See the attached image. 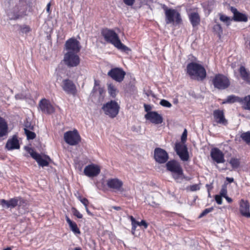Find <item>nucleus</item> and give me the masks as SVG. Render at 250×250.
Here are the masks:
<instances>
[{"mask_svg":"<svg viewBox=\"0 0 250 250\" xmlns=\"http://www.w3.org/2000/svg\"><path fill=\"white\" fill-rule=\"evenodd\" d=\"M101 34L107 42L113 44L118 49L124 52L129 50L128 47L121 42L118 35L113 30L104 29Z\"/></svg>","mask_w":250,"mask_h":250,"instance_id":"obj_1","label":"nucleus"},{"mask_svg":"<svg viewBox=\"0 0 250 250\" xmlns=\"http://www.w3.org/2000/svg\"><path fill=\"white\" fill-rule=\"evenodd\" d=\"M187 73L193 79L202 81L206 77V71L201 64L190 62L187 65Z\"/></svg>","mask_w":250,"mask_h":250,"instance_id":"obj_2","label":"nucleus"},{"mask_svg":"<svg viewBox=\"0 0 250 250\" xmlns=\"http://www.w3.org/2000/svg\"><path fill=\"white\" fill-rule=\"evenodd\" d=\"M10 20H16L22 18L25 15L24 6L21 2L16 4L14 7L9 9L7 12Z\"/></svg>","mask_w":250,"mask_h":250,"instance_id":"obj_3","label":"nucleus"},{"mask_svg":"<svg viewBox=\"0 0 250 250\" xmlns=\"http://www.w3.org/2000/svg\"><path fill=\"white\" fill-rule=\"evenodd\" d=\"M165 16L167 24L175 22L176 24H178L182 21L180 14L175 9L166 8Z\"/></svg>","mask_w":250,"mask_h":250,"instance_id":"obj_4","label":"nucleus"},{"mask_svg":"<svg viewBox=\"0 0 250 250\" xmlns=\"http://www.w3.org/2000/svg\"><path fill=\"white\" fill-rule=\"evenodd\" d=\"M119 105L114 101L107 103L102 107L104 113L111 118L116 116L119 113Z\"/></svg>","mask_w":250,"mask_h":250,"instance_id":"obj_5","label":"nucleus"},{"mask_svg":"<svg viewBox=\"0 0 250 250\" xmlns=\"http://www.w3.org/2000/svg\"><path fill=\"white\" fill-rule=\"evenodd\" d=\"M73 52H66L64 55L63 62L66 65L69 67H73L78 66L80 62L79 56Z\"/></svg>","mask_w":250,"mask_h":250,"instance_id":"obj_6","label":"nucleus"},{"mask_svg":"<svg viewBox=\"0 0 250 250\" xmlns=\"http://www.w3.org/2000/svg\"><path fill=\"white\" fill-rule=\"evenodd\" d=\"M214 86L219 89H225L230 85L228 78L222 74L216 75L212 80Z\"/></svg>","mask_w":250,"mask_h":250,"instance_id":"obj_7","label":"nucleus"},{"mask_svg":"<svg viewBox=\"0 0 250 250\" xmlns=\"http://www.w3.org/2000/svg\"><path fill=\"white\" fill-rule=\"evenodd\" d=\"M64 140L65 142L70 146L77 145L81 140L80 136L77 130L68 131L64 134Z\"/></svg>","mask_w":250,"mask_h":250,"instance_id":"obj_8","label":"nucleus"},{"mask_svg":"<svg viewBox=\"0 0 250 250\" xmlns=\"http://www.w3.org/2000/svg\"><path fill=\"white\" fill-rule=\"evenodd\" d=\"M66 52H73L78 53L81 49L80 42L74 38H71L67 40L65 44Z\"/></svg>","mask_w":250,"mask_h":250,"instance_id":"obj_9","label":"nucleus"},{"mask_svg":"<svg viewBox=\"0 0 250 250\" xmlns=\"http://www.w3.org/2000/svg\"><path fill=\"white\" fill-rule=\"evenodd\" d=\"M61 87L67 94L75 95L77 93L75 84L68 79H63L62 81Z\"/></svg>","mask_w":250,"mask_h":250,"instance_id":"obj_10","label":"nucleus"},{"mask_svg":"<svg viewBox=\"0 0 250 250\" xmlns=\"http://www.w3.org/2000/svg\"><path fill=\"white\" fill-rule=\"evenodd\" d=\"M101 172L100 167L95 164H90L85 167L83 173L88 177H94L99 174Z\"/></svg>","mask_w":250,"mask_h":250,"instance_id":"obj_11","label":"nucleus"},{"mask_svg":"<svg viewBox=\"0 0 250 250\" xmlns=\"http://www.w3.org/2000/svg\"><path fill=\"white\" fill-rule=\"evenodd\" d=\"M175 151L181 159L183 161H187L189 158L188 153L187 146L182 144H175Z\"/></svg>","mask_w":250,"mask_h":250,"instance_id":"obj_12","label":"nucleus"},{"mask_svg":"<svg viewBox=\"0 0 250 250\" xmlns=\"http://www.w3.org/2000/svg\"><path fill=\"white\" fill-rule=\"evenodd\" d=\"M106 184L107 187L117 191L123 192V182L118 178H110L107 180Z\"/></svg>","mask_w":250,"mask_h":250,"instance_id":"obj_13","label":"nucleus"},{"mask_svg":"<svg viewBox=\"0 0 250 250\" xmlns=\"http://www.w3.org/2000/svg\"><path fill=\"white\" fill-rule=\"evenodd\" d=\"M107 74L116 81L121 82L124 79L125 73L121 68H115L111 69Z\"/></svg>","mask_w":250,"mask_h":250,"instance_id":"obj_14","label":"nucleus"},{"mask_svg":"<svg viewBox=\"0 0 250 250\" xmlns=\"http://www.w3.org/2000/svg\"><path fill=\"white\" fill-rule=\"evenodd\" d=\"M154 158L156 162L163 164L167 161L168 156L165 150L160 148H156L154 150Z\"/></svg>","mask_w":250,"mask_h":250,"instance_id":"obj_15","label":"nucleus"},{"mask_svg":"<svg viewBox=\"0 0 250 250\" xmlns=\"http://www.w3.org/2000/svg\"><path fill=\"white\" fill-rule=\"evenodd\" d=\"M39 107L42 111L47 114L53 113L55 109L50 102L45 99H42L39 103Z\"/></svg>","mask_w":250,"mask_h":250,"instance_id":"obj_16","label":"nucleus"},{"mask_svg":"<svg viewBox=\"0 0 250 250\" xmlns=\"http://www.w3.org/2000/svg\"><path fill=\"white\" fill-rule=\"evenodd\" d=\"M210 156L212 159L217 163H223L225 160L224 158V154L218 148H213L211 149L210 151Z\"/></svg>","mask_w":250,"mask_h":250,"instance_id":"obj_17","label":"nucleus"},{"mask_svg":"<svg viewBox=\"0 0 250 250\" xmlns=\"http://www.w3.org/2000/svg\"><path fill=\"white\" fill-rule=\"evenodd\" d=\"M146 120L155 124H160L163 122V118L161 115L155 111H149L145 115Z\"/></svg>","mask_w":250,"mask_h":250,"instance_id":"obj_18","label":"nucleus"},{"mask_svg":"<svg viewBox=\"0 0 250 250\" xmlns=\"http://www.w3.org/2000/svg\"><path fill=\"white\" fill-rule=\"evenodd\" d=\"M213 115L215 122L217 124L224 125H226L228 124V121L225 119L222 110L219 109L214 110Z\"/></svg>","mask_w":250,"mask_h":250,"instance_id":"obj_19","label":"nucleus"},{"mask_svg":"<svg viewBox=\"0 0 250 250\" xmlns=\"http://www.w3.org/2000/svg\"><path fill=\"white\" fill-rule=\"evenodd\" d=\"M167 169L172 173H182V167L180 164L175 160L168 162L166 164Z\"/></svg>","mask_w":250,"mask_h":250,"instance_id":"obj_20","label":"nucleus"},{"mask_svg":"<svg viewBox=\"0 0 250 250\" xmlns=\"http://www.w3.org/2000/svg\"><path fill=\"white\" fill-rule=\"evenodd\" d=\"M239 205V210L241 214L245 217L250 218V205L249 202L247 201L242 199L240 202Z\"/></svg>","mask_w":250,"mask_h":250,"instance_id":"obj_21","label":"nucleus"},{"mask_svg":"<svg viewBox=\"0 0 250 250\" xmlns=\"http://www.w3.org/2000/svg\"><path fill=\"white\" fill-rule=\"evenodd\" d=\"M5 147L9 150L20 148V144L16 136H14L11 139L8 140Z\"/></svg>","mask_w":250,"mask_h":250,"instance_id":"obj_22","label":"nucleus"},{"mask_svg":"<svg viewBox=\"0 0 250 250\" xmlns=\"http://www.w3.org/2000/svg\"><path fill=\"white\" fill-rule=\"evenodd\" d=\"M230 9L231 12L233 14L234 21H247L248 17L245 14L240 13L233 7H231Z\"/></svg>","mask_w":250,"mask_h":250,"instance_id":"obj_23","label":"nucleus"},{"mask_svg":"<svg viewBox=\"0 0 250 250\" xmlns=\"http://www.w3.org/2000/svg\"><path fill=\"white\" fill-rule=\"evenodd\" d=\"M189 19L193 27L198 25L200 22V17L197 12H191L189 14Z\"/></svg>","mask_w":250,"mask_h":250,"instance_id":"obj_24","label":"nucleus"},{"mask_svg":"<svg viewBox=\"0 0 250 250\" xmlns=\"http://www.w3.org/2000/svg\"><path fill=\"white\" fill-rule=\"evenodd\" d=\"M239 73L242 79L247 83L250 84V72L244 66H241Z\"/></svg>","mask_w":250,"mask_h":250,"instance_id":"obj_25","label":"nucleus"},{"mask_svg":"<svg viewBox=\"0 0 250 250\" xmlns=\"http://www.w3.org/2000/svg\"><path fill=\"white\" fill-rule=\"evenodd\" d=\"M8 133V125L5 120L0 117V137L6 136Z\"/></svg>","mask_w":250,"mask_h":250,"instance_id":"obj_26","label":"nucleus"},{"mask_svg":"<svg viewBox=\"0 0 250 250\" xmlns=\"http://www.w3.org/2000/svg\"><path fill=\"white\" fill-rule=\"evenodd\" d=\"M243 98H240L234 95H229L224 100L222 104L239 103L242 104Z\"/></svg>","mask_w":250,"mask_h":250,"instance_id":"obj_27","label":"nucleus"},{"mask_svg":"<svg viewBox=\"0 0 250 250\" xmlns=\"http://www.w3.org/2000/svg\"><path fill=\"white\" fill-rule=\"evenodd\" d=\"M35 160L38 163V165L42 167L48 166L49 162L51 161V159L48 156H46L45 159H43L39 154Z\"/></svg>","mask_w":250,"mask_h":250,"instance_id":"obj_28","label":"nucleus"},{"mask_svg":"<svg viewBox=\"0 0 250 250\" xmlns=\"http://www.w3.org/2000/svg\"><path fill=\"white\" fill-rule=\"evenodd\" d=\"M66 220L67 223L68 224L69 226L71 229V230L76 234H80V231L78 229L77 224L76 223L72 222L69 218L66 217Z\"/></svg>","mask_w":250,"mask_h":250,"instance_id":"obj_29","label":"nucleus"},{"mask_svg":"<svg viewBox=\"0 0 250 250\" xmlns=\"http://www.w3.org/2000/svg\"><path fill=\"white\" fill-rule=\"evenodd\" d=\"M242 105L244 109L250 110V95L243 98Z\"/></svg>","mask_w":250,"mask_h":250,"instance_id":"obj_30","label":"nucleus"},{"mask_svg":"<svg viewBox=\"0 0 250 250\" xmlns=\"http://www.w3.org/2000/svg\"><path fill=\"white\" fill-rule=\"evenodd\" d=\"M107 87L109 95L113 98H114L117 92V88L111 83L108 84Z\"/></svg>","mask_w":250,"mask_h":250,"instance_id":"obj_31","label":"nucleus"},{"mask_svg":"<svg viewBox=\"0 0 250 250\" xmlns=\"http://www.w3.org/2000/svg\"><path fill=\"white\" fill-rule=\"evenodd\" d=\"M172 177L177 183H181L183 179L184 178L183 170H182V173H172Z\"/></svg>","mask_w":250,"mask_h":250,"instance_id":"obj_32","label":"nucleus"},{"mask_svg":"<svg viewBox=\"0 0 250 250\" xmlns=\"http://www.w3.org/2000/svg\"><path fill=\"white\" fill-rule=\"evenodd\" d=\"M21 199L19 197H16L10 199L9 202L11 205V208H14L17 206L20 205Z\"/></svg>","mask_w":250,"mask_h":250,"instance_id":"obj_33","label":"nucleus"},{"mask_svg":"<svg viewBox=\"0 0 250 250\" xmlns=\"http://www.w3.org/2000/svg\"><path fill=\"white\" fill-rule=\"evenodd\" d=\"M229 164L233 168H237L239 167L240 161L236 158H231L229 161Z\"/></svg>","mask_w":250,"mask_h":250,"instance_id":"obj_34","label":"nucleus"},{"mask_svg":"<svg viewBox=\"0 0 250 250\" xmlns=\"http://www.w3.org/2000/svg\"><path fill=\"white\" fill-rule=\"evenodd\" d=\"M219 16L220 21L225 23L227 25L229 26L230 24L231 20L229 17L222 14H219Z\"/></svg>","mask_w":250,"mask_h":250,"instance_id":"obj_35","label":"nucleus"},{"mask_svg":"<svg viewBox=\"0 0 250 250\" xmlns=\"http://www.w3.org/2000/svg\"><path fill=\"white\" fill-rule=\"evenodd\" d=\"M24 130L28 140H32L35 138L36 135L34 132L29 130L26 128H25Z\"/></svg>","mask_w":250,"mask_h":250,"instance_id":"obj_36","label":"nucleus"},{"mask_svg":"<svg viewBox=\"0 0 250 250\" xmlns=\"http://www.w3.org/2000/svg\"><path fill=\"white\" fill-rule=\"evenodd\" d=\"M241 137L247 144L250 145V131L242 133Z\"/></svg>","mask_w":250,"mask_h":250,"instance_id":"obj_37","label":"nucleus"},{"mask_svg":"<svg viewBox=\"0 0 250 250\" xmlns=\"http://www.w3.org/2000/svg\"><path fill=\"white\" fill-rule=\"evenodd\" d=\"M24 149L25 150L28 152V153H29L30 155V156L33 158V159H35L37 156L39 155L38 153H37V152H35L34 151V150L33 149V148H31V147H29L28 146H25L24 147Z\"/></svg>","mask_w":250,"mask_h":250,"instance_id":"obj_38","label":"nucleus"},{"mask_svg":"<svg viewBox=\"0 0 250 250\" xmlns=\"http://www.w3.org/2000/svg\"><path fill=\"white\" fill-rule=\"evenodd\" d=\"M21 32L22 33L27 34L30 31V28L29 26L23 25H18Z\"/></svg>","mask_w":250,"mask_h":250,"instance_id":"obj_39","label":"nucleus"},{"mask_svg":"<svg viewBox=\"0 0 250 250\" xmlns=\"http://www.w3.org/2000/svg\"><path fill=\"white\" fill-rule=\"evenodd\" d=\"M0 203L2 208H11V205L9 200L1 199L0 201Z\"/></svg>","mask_w":250,"mask_h":250,"instance_id":"obj_40","label":"nucleus"},{"mask_svg":"<svg viewBox=\"0 0 250 250\" xmlns=\"http://www.w3.org/2000/svg\"><path fill=\"white\" fill-rule=\"evenodd\" d=\"M100 86V81L98 80H94V86L92 89V92L91 93L92 96L96 92L97 89Z\"/></svg>","mask_w":250,"mask_h":250,"instance_id":"obj_41","label":"nucleus"},{"mask_svg":"<svg viewBox=\"0 0 250 250\" xmlns=\"http://www.w3.org/2000/svg\"><path fill=\"white\" fill-rule=\"evenodd\" d=\"M213 210V208L211 207L210 208H206L200 214L199 218H202L203 216L206 215L208 213L211 212Z\"/></svg>","mask_w":250,"mask_h":250,"instance_id":"obj_42","label":"nucleus"},{"mask_svg":"<svg viewBox=\"0 0 250 250\" xmlns=\"http://www.w3.org/2000/svg\"><path fill=\"white\" fill-rule=\"evenodd\" d=\"M187 189L191 191H195L200 189V186L198 184H194L187 187Z\"/></svg>","mask_w":250,"mask_h":250,"instance_id":"obj_43","label":"nucleus"},{"mask_svg":"<svg viewBox=\"0 0 250 250\" xmlns=\"http://www.w3.org/2000/svg\"><path fill=\"white\" fill-rule=\"evenodd\" d=\"M160 104L166 107H170L172 106V104L168 101L164 99L160 101Z\"/></svg>","mask_w":250,"mask_h":250,"instance_id":"obj_44","label":"nucleus"},{"mask_svg":"<svg viewBox=\"0 0 250 250\" xmlns=\"http://www.w3.org/2000/svg\"><path fill=\"white\" fill-rule=\"evenodd\" d=\"M220 195L221 197H226L227 196V188L225 186H223L221 189L220 192Z\"/></svg>","mask_w":250,"mask_h":250,"instance_id":"obj_45","label":"nucleus"},{"mask_svg":"<svg viewBox=\"0 0 250 250\" xmlns=\"http://www.w3.org/2000/svg\"><path fill=\"white\" fill-rule=\"evenodd\" d=\"M135 224L137 226H143L145 229H146L148 227L147 223L145 220H142L141 222L136 221Z\"/></svg>","mask_w":250,"mask_h":250,"instance_id":"obj_46","label":"nucleus"},{"mask_svg":"<svg viewBox=\"0 0 250 250\" xmlns=\"http://www.w3.org/2000/svg\"><path fill=\"white\" fill-rule=\"evenodd\" d=\"M79 199L81 201V202L85 206V207H86L88 204V201L87 199L85 198H81L80 196L79 197Z\"/></svg>","mask_w":250,"mask_h":250,"instance_id":"obj_47","label":"nucleus"},{"mask_svg":"<svg viewBox=\"0 0 250 250\" xmlns=\"http://www.w3.org/2000/svg\"><path fill=\"white\" fill-rule=\"evenodd\" d=\"M187 131L186 129H185V130L184 131L182 135V136H181V141L183 143H184L186 140H187Z\"/></svg>","mask_w":250,"mask_h":250,"instance_id":"obj_48","label":"nucleus"},{"mask_svg":"<svg viewBox=\"0 0 250 250\" xmlns=\"http://www.w3.org/2000/svg\"><path fill=\"white\" fill-rule=\"evenodd\" d=\"M214 29L219 32V33H222L223 30L221 25L219 24H217L214 26Z\"/></svg>","mask_w":250,"mask_h":250,"instance_id":"obj_49","label":"nucleus"},{"mask_svg":"<svg viewBox=\"0 0 250 250\" xmlns=\"http://www.w3.org/2000/svg\"><path fill=\"white\" fill-rule=\"evenodd\" d=\"M83 165L82 162L78 161L76 163V168L81 171L82 170Z\"/></svg>","mask_w":250,"mask_h":250,"instance_id":"obj_50","label":"nucleus"},{"mask_svg":"<svg viewBox=\"0 0 250 250\" xmlns=\"http://www.w3.org/2000/svg\"><path fill=\"white\" fill-rule=\"evenodd\" d=\"M73 214L78 218H82L83 215L76 209H74Z\"/></svg>","mask_w":250,"mask_h":250,"instance_id":"obj_51","label":"nucleus"},{"mask_svg":"<svg viewBox=\"0 0 250 250\" xmlns=\"http://www.w3.org/2000/svg\"><path fill=\"white\" fill-rule=\"evenodd\" d=\"M123 1L126 5L132 6L135 2V0H123Z\"/></svg>","mask_w":250,"mask_h":250,"instance_id":"obj_52","label":"nucleus"},{"mask_svg":"<svg viewBox=\"0 0 250 250\" xmlns=\"http://www.w3.org/2000/svg\"><path fill=\"white\" fill-rule=\"evenodd\" d=\"M215 199L218 204L221 205L222 204V199L221 196L218 195H215Z\"/></svg>","mask_w":250,"mask_h":250,"instance_id":"obj_53","label":"nucleus"},{"mask_svg":"<svg viewBox=\"0 0 250 250\" xmlns=\"http://www.w3.org/2000/svg\"><path fill=\"white\" fill-rule=\"evenodd\" d=\"M97 91H98V93L101 96H103V94L104 92V89L102 87H99Z\"/></svg>","mask_w":250,"mask_h":250,"instance_id":"obj_54","label":"nucleus"},{"mask_svg":"<svg viewBox=\"0 0 250 250\" xmlns=\"http://www.w3.org/2000/svg\"><path fill=\"white\" fill-rule=\"evenodd\" d=\"M144 107H145L146 111L147 112H148L149 111H150L151 109V107L150 105L145 104Z\"/></svg>","mask_w":250,"mask_h":250,"instance_id":"obj_55","label":"nucleus"},{"mask_svg":"<svg viewBox=\"0 0 250 250\" xmlns=\"http://www.w3.org/2000/svg\"><path fill=\"white\" fill-rule=\"evenodd\" d=\"M131 225H132V234H134L137 226L135 223L131 224Z\"/></svg>","mask_w":250,"mask_h":250,"instance_id":"obj_56","label":"nucleus"},{"mask_svg":"<svg viewBox=\"0 0 250 250\" xmlns=\"http://www.w3.org/2000/svg\"><path fill=\"white\" fill-rule=\"evenodd\" d=\"M50 6H51V4H50V3L49 2V3H48L47 4V6H46V11H47V12L48 13H49H49H50V12H51V11H50Z\"/></svg>","mask_w":250,"mask_h":250,"instance_id":"obj_57","label":"nucleus"},{"mask_svg":"<svg viewBox=\"0 0 250 250\" xmlns=\"http://www.w3.org/2000/svg\"><path fill=\"white\" fill-rule=\"evenodd\" d=\"M23 95L21 94H17L15 95V98L16 99H21L23 98Z\"/></svg>","mask_w":250,"mask_h":250,"instance_id":"obj_58","label":"nucleus"},{"mask_svg":"<svg viewBox=\"0 0 250 250\" xmlns=\"http://www.w3.org/2000/svg\"><path fill=\"white\" fill-rule=\"evenodd\" d=\"M226 180L228 181L229 183H231L234 181V179L233 178L227 177Z\"/></svg>","mask_w":250,"mask_h":250,"instance_id":"obj_59","label":"nucleus"},{"mask_svg":"<svg viewBox=\"0 0 250 250\" xmlns=\"http://www.w3.org/2000/svg\"><path fill=\"white\" fill-rule=\"evenodd\" d=\"M111 208H113L116 210H120L121 209V208L118 206H112L111 207Z\"/></svg>","mask_w":250,"mask_h":250,"instance_id":"obj_60","label":"nucleus"},{"mask_svg":"<svg viewBox=\"0 0 250 250\" xmlns=\"http://www.w3.org/2000/svg\"><path fill=\"white\" fill-rule=\"evenodd\" d=\"M129 218L130 219V220L131 221V224L135 223V222L136 221L132 216H130Z\"/></svg>","mask_w":250,"mask_h":250,"instance_id":"obj_61","label":"nucleus"},{"mask_svg":"<svg viewBox=\"0 0 250 250\" xmlns=\"http://www.w3.org/2000/svg\"><path fill=\"white\" fill-rule=\"evenodd\" d=\"M225 198L229 203H231L232 201V199L228 196H226V197H225Z\"/></svg>","mask_w":250,"mask_h":250,"instance_id":"obj_62","label":"nucleus"},{"mask_svg":"<svg viewBox=\"0 0 250 250\" xmlns=\"http://www.w3.org/2000/svg\"><path fill=\"white\" fill-rule=\"evenodd\" d=\"M85 209L86 210V212H87L88 214H90L91 215V213L89 211V210H88V208H87V206L86 207H85Z\"/></svg>","mask_w":250,"mask_h":250,"instance_id":"obj_63","label":"nucleus"},{"mask_svg":"<svg viewBox=\"0 0 250 250\" xmlns=\"http://www.w3.org/2000/svg\"><path fill=\"white\" fill-rule=\"evenodd\" d=\"M3 250H11V249L10 248H7L5 249H4Z\"/></svg>","mask_w":250,"mask_h":250,"instance_id":"obj_64","label":"nucleus"}]
</instances>
